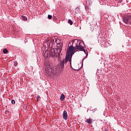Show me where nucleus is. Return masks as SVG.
<instances>
[{"label": "nucleus", "mask_w": 131, "mask_h": 131, "mask_svg": "<svg viewBox=\"0 0 131 131\" xmlns=\"http://www.w3.org/2000/svg\"><path fill=\"white\" fill-rule=\"evenodd\" d=\"M62 45L60 43H58L57 45V47L58 48L54 49L52 48L50 49V51H49V54H47V53H45L43 52V56H44V58H47V57H51V58H53V59H56V58H58V60H60V56L61 55V52L62 51Z\"/></svg>", "instance_id": "obj_1"}, {"label": "nucleus", "mask_w": 131, "mask_h": 131, "mask_svg": "<svg viewBox=\"0 0 131 131\" xmlns=\"http://www.w3.org/2000/svg\"><path fill=\"white\" fill-rule=\"evenodd\" d=\"M75 53V48L73 45L69 46L67 50V56H66V60L69 59V62L71 64V59H72V55H74Z\"/></svg>", "instance_id": "obj_2"}, {"label": "nucleus", "mask_w": 131, "mask_h": 131, "mask_svg": "<svg viewBox=\"0 0 131 131\" xmlns=\"http://www.w3.org/2000/svg\"><path fill=\"white\" fill-rule=\"evenodd\" d=\"M123 21L128 26L131 25V16L128 14L124 15L123 17Z\"/></svg>", "instance_id": "obj_3"}, {"label": "nucleus", "mask_w": 131, "mask_h": 131, "mask_svg": "<svg viewBox=\"0 0 131 131\" xmlns=\"http://www.w3.org/2000/svg\"><path fill=\"white\" fill-rule=\"evenodd\" d=\"M82 42L78 43L77 45L74 47L75 51H77V50H78L79 51H81V52H84V53H85V50L84 48H83V46H82Z\"/></svg>", "instance_id": "obj_4"}, {"label": "nucleus", "mask_w": 131, "mask_h": 131, "mask_svg": "<svg viewBox=\"0 0 131 131\" xmlns=\"http://www.w3.org/2000/svg\"><path fill=\"white\" fill-rule=\"evenodd\" d=\"M69 62V59L68 58L66 59V57H65V59H63L60 62L59 64V68L60 69H64V67H65V64H67V62Z\"/></svg>", "instance_id": "obj_5"}, {"label": "nucleus", "mask_w": 131, "mask_h": 131, "mask_svg": "<svg viewBox=\"0 0 131 131\" xmlns=\"http://www.w3.org/2000/svg\"><path fill=\"white\" fill-rule=\"evenodd\" d=\"M62 117L64 120H67V119H68V114H67V112L66 111H63L62 114Z\"/></svg>", "instance_id": "obj_6"}, {"label": "nucleus", "mask_w": 131, "mask_h": 131, "mask_svg": "<svg viewBox=\"0 0 131 131\" xmlns=\"http://www.w3.org/2000/svg\"><path fill=\"white\" fill-rule=\"evenodd\" d=\"M86 122L89 123V124H92V123H93V119L91 118L87 119Z\"/></svg>", "instance_id": "obj_7"}, {"label": "nucleus", "mask_w": 131, "mask_h": 131, "mask_svg": "<svg viewBox=\"0 0 131 131\" xmlns=\"http://www.w3.org/2000/svg\"><path fill=\"white\" fill-rule=\"evenodd\" d=\"M75 12L76 14H80V9H79V8H78V7H77L75 9Z\"/></svg>", "instance_id": "obj_8"}, {"label": "nucleus", "mask_w": 131, "mask_h": 131, "mask_svg": "<svg viewBox=\"0 0 131 131\" xmlns=\"http://www.w3.org/2000/svg\"><path fill=\"white\" fill-rule=\"evenodd\" d=\"M64 99H65V95H64V94H62L60 96V101H64Z\"/></svg>", "instance_id": "obj_9"}, {"label": "nucleus", "mask_w": 131, "mask_h": 131, "mask_svg": "<svg viewBox=\"0 0 131 131\" xmlns=\"http://www.w3.org/2000/svg\"><path fill=\"white\" fill-rule=\"evenodd\" d=\"M21 18H22V19H23L24 21H27V17H26V16H21Z\"/></svg>", "instance_id": "obj_10"}, {"label": "nucleus", "mask_w": 131, "mask_h": 131, "mask_svg": "<svg viewBox=\"0 0 131 131\" xmlns=\"http://www.w3.org/2000/svg\"><path fill=\"white\" fill-rule=\"evenodd\" d=\"M3 53H4V54H7L8 53V49H4L3 50Z\"/></svg>", "instance_id": "obj_11"}, {"label": "nucleus", "mask_w": 131, "mask_h": 131, "mask_svg": "<svg viewBox=\"0 0 131 131\" xmlns=\"http://www.w3.org/2000/svg\"><path fill=\"white\" fill-rule=\"evenodd\" d=\"M68 23L70 25H72V24H73V22H72V20H71V19H69Z\"/></svg>", "instance_id": "obj_12"}, {"label": "nucleus", "mask_w": 131, "mask_h": 131, "mask_svg": "<svg viewBox=\"0 0 131 131\" xmlns=\"http://www.w3.org/2000/svg\"><path fill=\"white\" fill-rule=\"evenodd\" d=\"M17 65H18V62H17V61H14V66H15V67H17Z\"/></svg>", "instance_id": "obj_13"}, {"label": "nucleus", "mask_w": 131, "mask_h": 131, "mask_svg": "<svg viewBox=\"0 0 131 131\" xmlns=\"http://www.w3.org/2000/svg\"><path fill=\"white\" fill-rule=\"evenodd\" d=\"M11 103L15 105V104L16 103V101H15V100H11Z\"/></svg>", "instance_id": "obj_14"}, {"label": "nucleus", "mask_w": 131, "mask_h": 131, "mask_svg": "<svg viewBox=\"0 0 131 131\" xmlns=\"http://www.w3.org/2000/svg\"><path fill=\"white\" fill-rule=\"evenodd\" d=\"M48 19H52V15L50 14L48 15Z\"/></svg>", "instance_id": "obj_15"}, {"label": "nucleus", "mask_w": 131, "mask_h": 131, "mask_svg": "<svg viewBox=\"0 0 131 131\" xmlns=\"http://www.w3.org/2000/svg\"><path fill=\"white\" fill-rule=\"evenodd\" d=\"M39 98H40V96L39 95H37V99H39Z\"/></svg>", "instance_id": "obj_16"}, {"label": "nucleus", "mask_w": 131, "mask_h": 131, "mask_svg": "<svg viewBox=\"0 0 131 131\" xmlns=\"http://www.w3.org/2000/svg\"><path fill=\"white\" fill-rule=\"evenodd\" d=\"M101 42H102V43H103V42H104V40H101Z\"/></svg>", "instance_id": "obj_17"}, {"label": "nucleus", "mask_w": 131, "mask_h": 131, "mask_svg": "<svg viewBox=\"0 0 131 131\" xmlns=\"http://www.w3.org/2000/svg\"><path fill=\"white\" fill-rule=\"evenodd\" d=\"M92 32H93V31H94V29H92Z\"/></svg>", "instance_id": "obj_18"}, {"label": "nucleus", "mask_w": 131, "mask_h": 131, "mask_svg": "<svg viewBox=\"0 0 131 131\" xmlns=\"http://www.w3.org/2000/svg\"><path fill=\"white\" fill-rule=\"evenodd\" d=\"M37 102H38V99L37 98Z\"/></svg>", "instance_id": "obj_19"}, {"label": "nucleus", "mask_w": 131, "mask_h": 131, "mask_svg": "<svg viewBox=\"0 0 131 131\" xmlns=\"http://www.w3.org/2000/svg\"><path fill=\"white\" fill-rule=\"evenodd\" d=\"M104 131H108L107 129L104 130Z\"/></svg>", "instance_id": "obj_20"}, {"label": "nucleus", "mask_w": 131, "mask_h": 131, "mask_svg": "<svg viewBox=\"0 0 131 131\" xmlns=\"http://www.w3.org/2000/svg\"><path fill=\"white\" fill-rule=\"evenodd\" d=\"M80 29H81V27H80Z\"/></svg>", "instance_id": "obj_21"}]
</instances>
